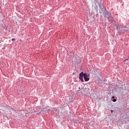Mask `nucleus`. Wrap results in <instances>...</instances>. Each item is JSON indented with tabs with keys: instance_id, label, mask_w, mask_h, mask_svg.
Returning a JSON list of instances; mask_svg holds the SVG:
<instances>
[{
	"instance_id": "obj_6",
	"label": "nucleus",
	"mask_w": 129,
	"mask_h": 129,
	"mask_svg": "<svg viewBox=\"0 0 129 129\" xmlns=\"http://www.w3.org/2000/svg\"><path fill=\"white\" fill-rule=\"evenodd\" d=\"M127 60H128V58L125 59L124 61H126Z\"/></svg>"
},
{
	"instance_id": "obj_1",
	"label": "nucleus",
	"mask_w": 129,
	"mask_h": 129,
	"mask_svg": "<svg viewBox=\"0 0 129 129\" xmlns=\"http://www.w3.org/2000/svg\"><path fill=\"white\" fill-rule=\"evenodd\" d=\"M103 16L104 17H105V18H108V19H109V18H110V16H111V14L107 12V11H104Z\"/></svg>"
},
{
	"instance_id": "obj_5",
	"label": "nucleus",
	"mask_w": 129,
	"mask_h": 129,
	"mask_svg": "<svg viewBox=\"0 0 129 129\" xmlns=\"http://www.w3.org/2000/svg\"><path fill=\"white\" fill-rule=\"evenodd\" d=\"M15 40H16V39L13 38V39H12V41H15Z\"/></svg>"
},
{
	"instance_id": "obj_8",
	"label": "nucleus",
	"mask_w": 129,
	"mask_h": 129,
	"mask_svg": "<svg viewBox=\"0 0 129 129\" xmlns=\"http://www.w3.org/2000/svg\"><path fill=\"white\" fill-rule=\"evenodd\" d=\"M112 98H114V96H113V97H112Z\"/></svg>"
},
{
	"instance_id": "obj_2",
	"label": "nucleus",
	"mask_w": 129,
	"mask_h": 129,
	"mask_svg": "<svg viewBox=\"0 0 129 129\" xmlns=\"http://www.w3.org/2000/svg\"><path fill=\"white\" fill-rule=\"evenodd\" d=\"M83 76H84V73H83V72H82L79 75V79L82 82H84V80H83Z\"/></svg>"
},
{
	"instance_id": "obj_7",
	"label": "nucleus",
	"mask_w": 129,
	"mask_h": 129,
	"mask_svg": "<svg viewBox=\"0 0 129 129\" xmlns=\"http://www.w3.org/2000/svg\"><path fill=\"white\" fill-rule=\"evenodd\" d=\"M111 112H113V110H111Z\"/></svg>"
},
{
	"instance_id": "obj_4",
	"label": "nucleus",
	"mask_w": 129,
	"mask_h": 129,
	"mask_svg": "<svg viewBox=\"0 0 129 129\" xmlns=\"http://www.w3.org/2000/svg\"><path fill=\"white\" fill-rule=\"evenodd\" d=\"M113 102H116V99H114L113 100Z\"/></svg>"
},
{
	"instance_id": "obj_3",
	"label": "nucleus",
	"mask_w": 129,
	"mask_h": 129,
	"mask_svg": "<svg viewBox=\"0 0 129 129\" xmlns=\"http://www.w3.org/2000/svg\"><path fill=\"white\" fill-rule=\"evenodd\" d=\"M84 79H85V81L87 82L89 81V78L87 77V73H84Z\"/></svg>"
}]
</instances>
